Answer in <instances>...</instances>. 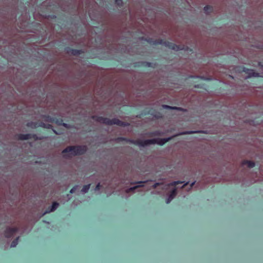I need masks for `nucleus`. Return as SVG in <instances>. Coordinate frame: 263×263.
Instances as JSON below:
<instances>
[{
  "label": "nucleus",
  "instance_id": "nucleus-18",
  "mask_svg": "<svg viewBox=\"0 0 263 263\" xmlns=\"http://www.w3.org/2000/svg\"><path fill=\"white\" fill-rule=\"evenodd\" d=\"M177 195V190L176 189H173L170 193L168 197L170 198L171 199L173 200L174 198Z\"/></svg>",
  "mask_w": 263,
  "mask_h": 263
},
{
  "label": "nucleus",
  "instance_id": "nucleus-19",
  "mask_svg": "<svg viewBox=\"0 0 263 263\" xmlns=\"http://www.w3.org/2000/svg\"><path fill=\"white\" fill-rule=\"evenodd\" d=\"M90 184H88L87 185H84L81 190V192H83V193H87L88 191V190L90 188Z\"/></svg>",
  "mask_w": 263,
  "mask_h": 263
},
{
  "label": "nucleus",
  "instance_id": "nucleus-20",
  "mask_svg": "<svg viewBox=\"0 0 263 263\" xmlns=\"http://www.w3.org/2000/svg\"><path fill=\"white\" fill-rule=\"evenodd\" d=\"M19 238H20V237H17V238H16L14 240H13L12 241V242L11 243V248L15 247L17 246V245L18 244Z\"/></svg>",
  "mask_w": 263,
  "mask_h": 263
},
{
  "label": "nucleus",
  "instance_id": "nucleus-23",
  "mask_svg": "<svg viewBox=\"0 0 263 263\" xmlns=\"http://www.w3.org/2000/svg\"><path fill=\"white\" fill-rule=\"evenodd\" d=\"M78 187V185H75V186H73L72 188L70 190V193L71 194L75 193V192L77 190Z\"/></svg>",
  "mask_w": 263,
  "mask_h": 263
},
{
  "label": "nucleus",
  "instance_id": "nucleus-27",
  "mask_svg": "<svg viewBox=\"0 0 263 263\" xmlns=\"http://www.w3.org/2000/svg\"><path fill=\"white\" fill-rule=\"evenodd\" d=\"M172 200L170 199V198L168 197L167 199H166V203H169Z\"/></svg>",
  "mask_w": 263,
  "mask_h": 263
},
{
  "label": "nucleus",
  "instance_id": "nucleus-28",
  "mask_svg": "<svg viewBox=\"0 0 263 263\" xmlns=\"http://www.w3.org/2000/svg\"><path fill=\"white\" fill-rule=\"evenodd\" d=\"M195 182L194 181L191 184L190 189H191L193 187V186L195 184Z\"/></svg>",
  "mask_w": 263,
  "mask_h": 263
},
{
  "label": "nucleus",
  "instance_id": "nucleus-9",
  "mask_svg": "<svg viewBox=\"0 0 263 263\" xmlns=\"http://www.w3.org/2000/svg\"><path fill=\"white\" fill-rule=\"evenodd\" d=\"M243 71L248 74V78L259 77V73L255 72L254 70L243 68Z\"/></svg>",
  "mask_w": 263,
  "mask_h": 263
},
{
  "label": "nucleus",
  "instance_id": "nucleus-7",
  "mask_svg": "<svg viewBox=\"0 0 263 263\" xmlns=\"http://www.w3.org/2000/svg\"><path fill=\"white\" fill-rule=\"evenodd\" d=\"M18 228L16 227L14 228H8L5 231V236L6 237L10 238L17 231Z\"/></svg>",
  "mask_w": 263,
  "mask_h": 263
},
{
  "label": "nucleus",
  "instance_id": "nucleus-17",
  "mask_svg": "<svg viewBox=\"0 0 263 263\" xmlns=\"http://www.w3.org/2000/svg\"><path fill=\"white\" fill-rule=\"evenodd\" d=\"M142 65L146 67L154 68L155 64L148 62H143L142 63Z\"/></svg>",
  "mask_w": 263,
  "mask_h": 263
},
{
  "label": "nucleus",
  "instance_id": "nucleus-21",
  "mask_svg": "<svg viewBox=\"0 0 263 263\" xmlns=\"http://www.w3.org/2000/svg\"><path fill=\"white\" fill-rule=\"evenodd\" d=\"M56 123L59 125H63L65 127H67V124L63 122V120L61 119H57L55 121Z\"/></svg>",
  "mask_w": 263,
  "mask_h": 263
},
{
  "label": "nucleus",
  "instance_id": "nucleus-24",
  "mask_svg": "<svg viewBox=\"0 0 263 263\" xmlns=\"http://www.w3.org/2000/svg\"><path fill=\"white\" fill-rule=\"evenodd\" d=\"M115 4L118 6H122L123 1L122 0H115Z\"/></svg>",
  "mask_w": 263,
  "mask_h": 263
},
{
  "label": "nucleus",
  "instance_id": "nucleus-29",
  "mask_svg": "<svg viewBox=\"0 0 263 263\" xmlns=\"http://www.w3.org/2000/svg\"><path fill=\"white\" fill-rule=\"evenodd\" d=\"M189 183L188 182H187L186 183H185V184H183V185L182 186V188H183L185 186H186L187 184Z\"/></svg>",
  "mask_w": 263,
  "mask_h": 263
},
{
  "label": "nucleus",
  "instance_id": "nucleus-14",
  "mask_svg": "<svg viewBox=\"0 0 263 263\" xmlns=\"http://www.w3.org/2000/svg\"><path fill=\"white\" fill-rule=\"evenodd\" d=\"M146 182H147V181H139V182H138L137 183L139 184V185L129 188V189L126 190V192L129 193L130 192H133L137 188H138L139 187L143 186L144 183H146Z\"/></svg>",
  "mask_w": 263,
  "mask_h": 263
},
{
  "label": "nucleus",
  "instance_id": "nucleus-2",
  "mask_svg": "<svg viewBox=\"0 0 263 263\" xmlns=\"http://www.w3.org/2000/svg\"><path fill=\"white\" fill-rule=\"evenodd\" d=\"M92 119L98 122L107 125H117L121 127H126L130 125L129 123L121 121L117 118L110 119L108 118L95 115L92 116Z\"/></svg>",
  "mask_w": 263,
  "mask_h": 263
},
{
  "label": "nucleus",
  "instance_id": "nucleus-31",
  "mask_svg": "<svg viewBox=\"0 0 263 263\" xmlns=\"http://www.w3.org/2000/svg\"><path fill=\"white\" fill-rule=\"evenodd\" d=\"M195 87H199V86L198 85H195Z\"/></svg>",
  "mask_w": 263,
  "mask_h": 263
},
{
  "label": "nucleus",
  "instance_id": "nucleus-30",
  "mask_svg": "<svg viewBox=\"0 0 263 263\" xmlns=\"http://www.w3.org/2000/svg\"><path fill=\"white\" fill-rule=\"evenodd\" d=\"M159 183H156L155 184V185H154V187H156L158 185Z\"/></svg>",
  "mask_w": 263,
  "mask_h": 263
},
{
  "label": "nucleus",
  "instance_id": "nucleus-3",
  "mask_svg": "<svg viewBox=\"0 0 263 263\" xmlns=\"http://www.w3.org/2000/svg\"><path fill=\"white\" fill-rule=\"evenodd\" d=\"M147 42L153 45H162L175 51H179L184 49V46L177 45L175 43L162 39L153 40L149 39Z\"/></svg>",
  "mask_w": 263,
  "mask_h": 263
},
{
  "label": "nucleus",
  "instance_id": "nucleus-13",
  "mask_svg": "<svg viewBox=\"0 0 263 263\" xmlns=\"http://www.w3.org/2000/svg\"><path fill=\"white\" fill-rule=\"evenodd\" d=\"M162 107L166 109L176 110L181 111H184V109L180 107L171 106L167 105H163Z\"/></svg>",
  "mask_w": 263,
  "mask_h": 263
},
{
  "label": "nucleus",
  "instance_id": "nucleus-8",
  "mask_svg": "<svg viewBox=\"0 0 263 263\" xmlns=\"http://www.w3.org/2000/svg\"><path fill=\"white\" fill-rule=\"evenodd\" d=\"M36 136L34 134H20L17 135L18 139L21 140H28V139H36Z\"/></svg>",
  "mask_w": 263,
  "mask_h": 263
},
{
  "label": "nucleus",
  "instance_id": "nucleus-10",
  "mask_svg": "<svg viewBox=\"0 0 263 263\" xmlns=\"http://www.w3.org/2000/svg\"><path fill=\"white\" fill-rule=\"evenodd\" d=\"M67 52L70 53L72 55H78L83 53V51L81 49H76L72 48H68Z\"/></svg>",
  "mask_w": 263,
  "mask_h": 263
},
{
  "label": "nucleus",
  "instance_id": "nucleus-11",
  "mask_svg": "<svg viewBox=\"0 0 263 263\" xmlns=\"http://www.w3.org/2000/svg\"><path fill=\"white\" fill-rule=\"evenodd\" d=\"M163 135L162 132L159 130H155L151 132H148L146 134V135L149 137L161 136Z\"/></svg>",
  "mask_w": 263,
  "mask_h": 263
},
{
  "label": "nucleus",
  "instance_id": "nucleus-15",
  "mask_svg": "<svg viewBox=\"0 0 263 263\" xmlns=\"http://www.w3.org/2000/svg\"><path fill=\"white\" fill-rule=\"evenodd\" d=\"M242 165H247L249 168H253L255 166V163L253 161L250 160H243L242 162Z\"/></svg>",
  "mask_w": 263,
  "mask_h": 263
},
{
  "label": "nucleus",
  "instance_id": "nucleus-4",
  "mask_svg": "<svg viewBox=\"0 0 263 263\" xmlns=\"http://www.w3.org/2000/svg\"><path fill=\"white\" fill-rule=\"evenodd\" d=\"M171 139L172 137H168L166 138H156L142 140V147H145L150 144H157L160 146H162Z\"/></svg>",
  "mask_w": 263,
  "mask_h": 263
},
{
  "label": "nucleus",
  "instance_id": "nucleus-5",
  "mask_svg": "<svg viewBox=\"0 0 263 263\" xmlns=\"http://www.w3.org/2000/svg\"><path fill=\"white\" fill-rule=\"evenodd\" d=\"M151 115L153 116L154 118L156 119H160L162 118V115L160 112L157 111L156 110L153 108H146L144 109L141 112L140 115L138 116L137 117L139 118H141V116H144L146 115Z\"/></svg>",
  "mask_w": 263,
  "mask_h": 263
},
{
  "label": "nucleus",
  "instance_id": "nucleus-32",
  "mask_svg": "<svg viewBox=\"0 0 263 263\" xmlns=\"http://www.w3.org/2000/svg\"><path fill=\"white\" fill-rule=\"evenodd\" d=\"M190 78H194V77L192 76L190 77Z\"/></svg>",
  "mask_w": 263,
  "mask_h": 263
},
{
  "label": "nucleus",
  "instance_id": "nucleus-26",
  "mask_svg": "<svg viewBox=\"0 0 263 263\" xmlns=\"http://www.w3.org/2000/svg\"><path fill=\"white\" fill-rule=\"evenodd\" d=\"M101 184L100 183H99L97 186H96L95 190L99 191L100 189Z\"/></svg>",
  "mask_w": 263,
  "mask_h": 263
},
{
  "label": "nucleus",
  "instance_id": "nucleus-1",
  "mask_svg": "<svg viewBox=\"0 0 263 263\" xmlns=\"http://www.w3.org/2000/svg\"><path fill=\"white\" fill-rule=\"evenodd\" d=\"M87 150L86 145L68 146L62 151V153L63 157L67 158L70 157V154L73 156L82 155L86 152Z\"/></svg>",
  "mask_w": 263,
  "mask_h": 263
},
{
  "label": "nucleus",
  "instance_id": "nucleus-12",
  "mask_svg": "<svg viewBox=\"0 0 263 263\" xmlns=\"http://www.w3.org/2000/svg\"><path fill=\"white\" fill-rule=\"evenodd\" d=\"M59 203L57 202H54L51 206L48 208L46 210L45 214L54 211L58 207Z\"/></svg>",
  "mask_w": 263,
  "mask_h": 263
},
{
  "label": "nucleus",
  "instance_id": "nucleus-16",
  "mask_svg": "<svg viewBox=\"0 0 263 263\" xmlns=\"http://www.w3.org/2000/svg\"><path fill=\"white\" fill-rule=\"evenodd\" d=\"M204 11L206 14H210L213 11V7L210 5H206L204 7Z\"/></svg>",
  "mask_w": 263,
  "mask_h": 263
},
{
  "label": "nucleus",
  "instance_id": "nucleus-25",
  "mask_svg": "<svg viewBox=\"0 0 263 263\" xmlns=\"http://www.w3.org/2000/svg\"><path fill=\"white\" fill-rule=\"evenodd\" d=\"M34 125V127H36V123H33V122H30V123H28L27 124V126H28V127H32V125Z\"/></svg>",
  "mask_w": 263,
  "mask_h": 263
},
{
  "label": "nucleus",
  "instance_id": "nucleus-22",
  "mask_svg": "<svg viewBox=\"0 0 263 263\" xmlns=\"http://www.w3.org/2000/svg\"><path fill=\"white\" fill-rule=\"evenodd\" d=\"M183 183V181H174V182H173L171 183L170 184V185H172V186H176V185H177V184H181V183Z\"/></svg>",
  "mask_w": 263,
  "mask_h": 263
},
{
  "label": "nucleus",
  "instance_id": "nucleus-6",
  "mask_svg": "<svg viewBox=\"0 0 263 263\" xmlns=\"http://www.w3.org/2000/svg\"><path fill=\"white\" fill-rule=\"evenodd\" d=\"M117 140L118 141H125L127 143L133 144L134 145L142 147V140H133L129 138L122 137L117 138Z\"/></svg>",
  "mask_w": 263,
  "mask_h": 263
}]
</instances>
